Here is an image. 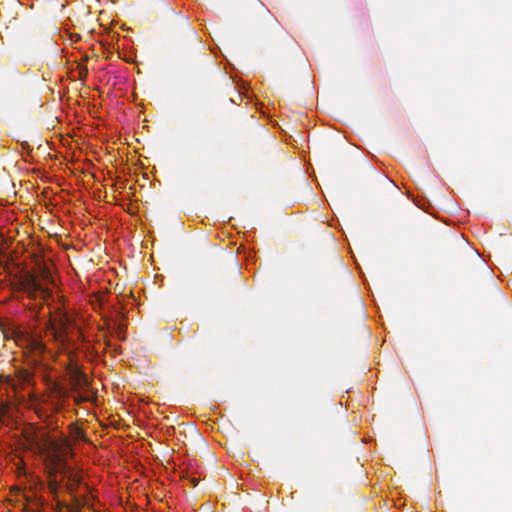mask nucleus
<instances>
[{"label":"nucleus","mask_w":512,"mask_h":512,"mask_svg":"<svg viewBox=\"0 0 512 512\" xmlns=\"http://www.w3.org/2000/svg\"><path fill=\"white\" fill-rule=\"evenodd\" d=\"M56 310L58 315L49 322L47 329L50 331L56 343L62 347H66L70 343L67 328L71 320L60 307H57Z\"/></svg>","instance_id":"f257e3e1"},{"label":"nucleus","mask_w":512,"mask_h":512,"mask_svg":"<svg viewBox=\"0 0 512 512\" xmlns=\"http://www.w3.org/2000/svg\"><path fill=\"white\" fill-rule=\"evenodd\" d=\"M38 450L39 453L46 455L48 462L54 460V457L60 459L72 454L71 446L67 439H47L43 444H38Z\"/></svg>","instance_id":"f03ea898"},{"label":"nucleus","mask_w":512,"mask_h":512,"mask_svg":"<svg viewBox=\"0 0 512 512\" xmlns=\"http://www.w3.org/2000/svg\"><path fill=\"white\" fill-rule=\"evenodd\" d=\"M21 289L30 297L36 298L41 296L43 300L48 299L51 296V291L48 287L44 286L36 277L32 274H27L25 278L20 282Z\"/></svg>","instance_id":"7ed1b4c3"},{"label":"nucleus","mask_w":512,"mask_h":512,"mask_svg":"<svg viewBox=\"0 0 512 512\" xmlns=\"http://www.w3.org/2000/svg\"><path fill=\"white\" fill-rule=\"evenodd\" d=\"M20 347L29 349L35 356H42L47 351L46 345L39 337L29 335L27 332Z\"/></svg>","instance_id":"20e7f679"},{"label":"nucleus","mask_w":512,"mask_h":512,"mask_svg":"<svg viewBox=\"0 0 512 512\" xmlns=\"http://www.w3.org/2000/svg\"><path fill=\"white\" fill-rule=\"evenodd\" d=\"M73 471L75 470L68 464L67 457H62L60 459L54 457V460L49 462L48 472H55V476H57V474H61L63 478H66Z\"/></svg>","instance_id":"39448f33"},{"label":"nucleus","mask_w":512,"mask_h":512,"mask_svg":"<svg viewBox=\"0 0 512 512\" xmlns=\"http://www.w3.org/2000/svg\"><path fill=\"white\" fill-rule=\"evenodd\" d=\"M70 381L72 385L73 391L80 390H88L89 382L87 376L79 370V368L74 367L70 371Z\"/></svg>","instance_id":"423d86ee"},{"label":"nucleus","mask_w":512,"mask_h":512,"mask_svg":"<svg viewBox=\"0 0 512 512\" xmlns=\"http://www.w3.org/2000/svg\"><path fill=\"white\" fill-rule=\"evenodd\" d=\"M1 330L5 339H13L19 347L22 345L25 331L13 326H2Z\"/></svg>","instance_id":"0eeeda50"},{"label":"nucleus","mask_w":512,"mask_h":512,"mask_svg":"<svg viewBox=\"0 0 512 512\" xmlns=\"http://www.w3.org/2000/svg\"><path fill=\"white\" fill-rule=\"evenodd\" d=\"M65 479L67 480L65 484L66 490L70 494H74L81 483V476L76 471H73Z\"/></svg>","instance_id":"6e6552de"},{"label":"nucleus","mask_w":512,"mask_h":512,"mask_svg":"<svg viewBox=\"0 0 512 512\" xmlns=\"http://www.w3.org/2000/svg\"><path fill=\"white\" fill-rule=\"evenodd\" d=\"M75 395L73 396L74 402L76 404L84 403V402H92L95 400V394L90 390H80L73 391Z\"/></svg>","instance_id":"1a4fd4ad"},{"label":"nucleus","mask_w":512,"mask_h":512,"mask_svg":"<svg viewBox=\"0 0 512 512\" xmlns=\"http://www.w3.org/2000/svg\"><path fill=\"white\" fill-rule=\"evenodd\" d=\"M37 274L44 281H52L50 269L43 263L37 264Z\"/></svg>","instance_id":"9d476101"},{"label":"nucleus","mask_w":512,"mask_h":512,"mask_svg":"<svg viewBox=\"0 0 512 512\" xmlns=\"http://www.w3.org/2000/svg\"><path fill=\"white\" fill-rule=\"evenodd\" d=\"M48 475H49V482H48L49 491L52 494H57L58 489L60 487V482L57 481L55 472H48Z\"/></svg>","instance_id":"9b49d317"},{"label":"nucleus","mask_w":512,"mask_h":512,"mask_svg":"<svg viewBox=\"0 0 512 512\" xmlns=\"http://www.w3.org/2000/svg\"><path fill=\"white\" fill-rule=\"evenodd\" d=\"M68 512H81V504L79 500L74 497V503L70 505L68 508Z\"/></svg>","instance_id":"f8f14e48"},{"label":"nucleus","mask_w":512,"mask_h":512,"mask_svg":"<svg viewBox=\"0 0 512 512\" xmlns=\"http://www.w3.org/2000/svg\"><path fill=\"white\" fill-rule=\"evenodd\" d=\"M125 325L123 323L117 324V335L120 339H124Z\"/></svg>","instance_id":"ddd939ff"},{"label":"nucleus","mask_w":512,"mask_h":512,"mask_svg":"<svg viewBox=\"0 0 512 512\" xmlns=\"http://www.w3.org/2000/svg\"><path fill=\"white\" fill-rule=\"evenodd\" d=\"M72 433L74 434V436L76 438H84L83 431L80 428L76 427V426L73 427V432Z\"/></svg>","instance_id":"4468645a"},{"label":"nucleus","mask_w":512,"mask_h":512,"mask_svg":"<svg viewBox=\"0 0 512 512\" xmlns=\"http://www.w3.org/2000/svg\"><path fill=\"white\" fill-rule=\"evenodd\" d=\"M79 74H80V78H81V79L85 78V77L87 76V74H88V70H87V68H82V69L80 70Z\"/></svg>","instance_id":"2eb2a0df"},{"label":"nucleus","mask_w":512,"mask_h":512,"mask_svg":"<svg viewBox=\"0 0 512 512\" xmlns=\"http://www.w3.org/2000/svg\"><path fill=\"white\" fill-rule=\"evenodd\" d=\"M190 483L192 484V486H193V487H196V486H197V484H198V481H197V479H196V478H191V479H190Z\"/></svg>","instance_id":"dca6fc26"}]
</instances>
